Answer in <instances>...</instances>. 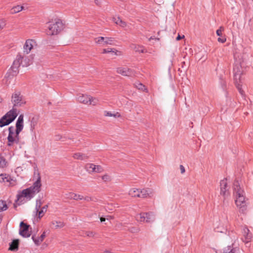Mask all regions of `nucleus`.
I'll return each mask as SVG.
<instances>
[{
	"instance_id": "1",
	"label": "nucleus",
	"mask_w": 253,
	"mask_h": 253,
	"mask_svg": "<svg viewBox=\"0 0 253 253\" xmlns=\"http://www.w3.org/2000/svg\"><path fill=\"white\" fill-rule=\"evenodd\" d=\"M11 102L13 104L12 108L0 119L1 127L8 125L15 119L19 113L17 107L23 106L26 102L20 92H15L12 95Z\"/></svg>"
},
{
	"instance_id": "2",
	"label": "nucleus",
	"mask_w": 253,
	"mask_h": 253,
	"mask_svg": "<svg viewBox=\"0 0 253 253\" xmlns=\"http://www.w3.org/2000/svg\"><path fill=\"white\" fill-rule=\"evenodd\" d=\"M41 177L38 175L37 180L32 186L18 192L17 195L18 204H22L30 200L41 191Z\"/></svg>"
},
{
	"instance_id": "3",
	"label": "nucleus",
	"mask_w": 253,
	"mask_h": 253,
	"mask_svg": "<svg viewBox=\"0 0 253 253\" xmlns=\"http://www.w3.org/2000/svg\"><path fill=\"white\" fill-rule=\"evenodd\" d=\"M24 117L21 115L19 116L16 123V128L11 126L8 128V135L7 136V145L13 146L17 144L19 140V134L24 127Z\"/></svg>"
},
{
	"instance_id": "4",
	"label": "nucleus",
	"mask_w": 253,
	"mask_h": 253,
	"mask_svg": "<svg viewBox=\"0 0 253 253\" xmlns=\"http://www.w3.org/2000/svg\"><path fill=\"white\" fill-rule=\"evenodd\" d=\"M233 189L236 198V205L240 209L241 212H244L246 210L245 192L240 187V183L238 180L234 182Z\"/></svg>"
},
{
	"instance_id": "5",
	"label": "nucleus",
	"mask_w": 253,
	"mask_h": 253,
	"mask_svg": "<svg viewBox=\"0 0 253 253\" xmlns=\"http://www.w3.org/2000/svg\"><path fill=\"white\" fill-rule=\"evenodd\" d=\"M64 28L65 25L62 20L56 19L49 22L46 34L50 36L57 35L62 31Z\"/></svg>"
},
{
	"instance_id": "6",
	"label": "nucleus",
	"mask_w": 253,
	"mask_h": 253,
	"mask_svg": "<svg viewBox=\"0 0 253 253\" xmlns=\"http://www.w3.org/2000/svg\"><path fill=\"white\" fill-rule=\"evenodd\" d=\"M234 77L235 83L237 88H238L240 93L244 94V91L241 87L240 84L242 83L243 79L242 75L243 73V69L241 65L239 63H236L233 68Z\"/></svg>"
},
{
	"instance_id": "7",
	"label": "nucleus",
	"mask_w": 253,
	"mask_h": 253,
	"mask_svg": "<svg viewBox=\"0 0 253 253\" xmlns=\"http://www.w3.org/2000/svg\"><path fill=\"white\" fill-rule=\"evenodd\" d=\"M135 219L139 222L152 223L155 220V215L152 212H141L136 214Z\"/></svg>"
},
{
	"instance_id": "8",
	"label": "nucleus",
	"mask_w": 253,
	"mask_h": 253,
	"mask_svg": "<svg viewBox=\"0 0 253 253\" xmlns=\"http://www.w3.org/2000/svg\"><path fill=\"white\" fill-rule=\"evenodd\" d=\"M77 99L78 101L84 104H92L93 105H95L98 102V100L96 98H93L90 95L86 94L78 95Z\"/></svg>"
},
{
	"instance_id": "9",
	"label": "nucleus",
	"mask_w": 253,
	"mask_h": 253,
	"mask_svg": "<svg viewBox=\"0 0 253 253\" xmlns=\"http://www.w3.org/2000/svg\"><path fill=\"white\" fill-rule=\"evenodd\" d=\"M94 41L97 44L104 46L113 44L114 40L112 38L99 37L94 38Z\"/></svg>"
},
{
	"instance_id": "10",
	"label": "nucleus",
	"mask_w": 253,
	"mask_h": 253,
	"mask_svg": "<svg viewBox=\"0 0 253 253\" xmlns=\"http://www.w3.org/2000/svg\"><path fill=\"white\" fill-rule=\"evenodd\" d=\"M22 55L21 54H18L16 56L15 59L14 60L13 64L11 67V70L13 73V75L16 74L18 72V68L21 65H22Z\"/></svg>"
},
{
	"instance_id": "11",
	"label": "nucleus",
	"mask_w": 253,
	"mask_h": 253,
	"mask_svg": "<svg viewBox=\"0 0 253 253\" xmlns=\"http://www.w3.org/2000/svg\"><path fill=\"white\" fill-rule=\"evenodd\" d=\"M85 169L89 173H100L103 171V169L102 167L99 165H95L93 164H86Z\"/></svg>"
},
{
	"instance_id": "12",
	"label": "nucleus",
	"mask_w": 253,
	"mask_h": 253,
	"mask_svg": "<svg viewBox=\"0 0 253 253\" xmlns=\"http://www.w3.org/2000/svg\"><path fill=\"white\" fill-rule=\"evenodd\" d=\"M19 234L23 237H30L31 231L29 230V225L21 222L20 224Z\"/></svg>"
},
{
	"instance_id": "13",
	"label": "nucleus",
	"mask_w": 253,
	"mask_h": 253,
	"mask_svg": "<svg viewBox=\"0 0 253 253\" xmlns=\"http://www.w3.org/2000/svg\"><path fill=\"white\" fill-rule=\"evenodd\" d=\"M36 45V42L35 40L32 39H28L26 41L23 45V51L26 54H29L33 47Z\"/></svg>"
},
{
	"instance_id": "14",
	"label": "nucleus",
	"mask_w": 253,
	"mask_h": 253,
	"mask_svg": "<svg viewBox=\"0 0 253 253\" xmlns=\"http://www.w3.org/2000/svg\"><path fill=\"white\" fill-rule=\"evenodd\" d=\"M1 182L6 183L7 185L10 186H13L16 184L15 181L6 174H0V183Z\"/></svg>"
},
{
	"instance_id": "15",
	"label": "nucleus",
	"mask_w": 253,
	"mask_h": 253,
	"mask_svg": "<svg viewBox=\"0 0 253 253\" xmlns=\"http://www.w3.org/2000/svg\"><path fill=\"white\" fill-rule=\"evenodd\" d=\"M220 194L224 197H227L229 195V188L227 185V179L221 180L220 183Z\"/></svg>"
},
{
	"instance_id": "16",
	"label": "nucleus",
	"mask_w": 253,
	"mask_h": 253,
	"mask_svg": "<svg viewBox=\"0 0 253 253\" xmlns=\"http://www.w3.org/2000/svg\"><path fill=\"white\" fill-rule=\"evenodd\" d=\"M117 72L123 76H131L134 75L133 70L127 67H119L117 68Z\"/></svg>"
},
{
	"instance_id": "17",
	"label": "nucleus",
	"mask_w": 253,
	"mask_h": 253,
	"mask_svg": "<svg viewBox=\"0 0 253 253\" xmlns=\"http://www.w3.org/2000/svg\"><path fill=\"white\" fill-rule=\"evenodd\" d=\"M243 242L245 243H248L251 242L252 238V234L249 229L246 227H244L242 231Z\"/></svg>"
},
{
	"instance_id": "18",
	"label": "nucleus",
	"mask_w": 253,
	"mask_h": 253,
	"mask_svg": "<svg viewBox=\"0 0 253 253\" xmlns=\"http://www.w3.org/2000/svg\"><path fill=\"white\" fill-rule=\"evenodd\" d=\"M38 123V120L37 119L33 118L30 123V130L32 135L33 139H37V134L36 132L35 128Z\"/></svg>"
},
{
	"instance_id": "19",
	"label": "nucleus",
	"mask_w": 253,
	"mask_h": 253,
	"mask_svg": "<svg viewBox=\"0 0 253 253\" xmlns=\"http://www.w3.org/2000/svg\"><path fill=\"white\" fill-rule=\"evenodd\" d=\"M153 195V191L151 189L146 188L142 190L140 189L139 198H146L151 197Z\"/></svg>"
},
{
	"instance_id": "20",
	"label": "nucleus",
	"mask_w": 253,
	"mask_h": 253,
	"mask_svg": "<svg viewBox=\"0 0 253 253\" xmlns=\"http://www.w3.org/2000/svg\"><path fill=\"white\" fill-rule=\"evenodd\" d=\"M65 223L60 220H52L50 223V227L53 229H57L63 228Z\"/></svg>"
},
{
	"instance_id": "21",
	"label": "nucleus",
	"mask_w": 253,
	"mask_h": 253,
	"mask_svg": "<svg viewBox=\"0 0 253 253\" xmlns=\"http://www.w3.org/2000/svg\"><path fill=\"white\" fill-rule=\"evenodd\" d=\"M65 198L67 199H74L75 200H82L84 199L82 195H78L73 192H69L65 194Z\"/></svg>"
},
{
	"instance_id": "22",
	"label": "nucleus",
	"mask_w": 253,
	"mask_h": 253,
	"mask_svg": "<svg viewBox=\"0 0 253 253\" xmlns=\"http://www.w3.org/2000/svg\"><path fill=\"white\" fill-rule=\"evenodd\" d=\"M22 66L23 67H27L33 63V57L29 56H22Z\"/></svg>"
},
{
	"instance_id": "23",
	"label": "nucleus",
	"mask_w": 253,
	"mask_h": 253,
	"mask_svg": "<svg viewBox=\"0 0 253 253\" xmlns=\"http://www.w3.org/2000/svg\"><path fill=\"white\" fill-rule=\"evenodd\" d=\"M131 49L134 50L136 52L140 53L146 52V50L143 46L137 45L136 44L132 43L130 45Z\"/></svg>"
},
{
	"instance_id": "24",
	"label": "nucleus",
	"mask_w": 253,
	"mask_h": 253,
	"mask_svg": "<svg viewBox=\"0 0 253 253\" xmlns=\"http://www.w3.org/2000/svg\"><path fill=\"white\" fill-rule=\"evenodd\" d=\"M45 237V232L44 231L40 237H35L34 236H32V239L35 244L37 246H39L44 240Z\"/></svg>"
},
{
	"instance_id": "25",
	"label": "nucleus",
	"mask_w": 253,
	"mask_h": 253,
	"mask_svg": "<svg viewBox=\"0 0 253 253\" xmlns=\"http://www.w3.org/2000/svg\"><path fill=\"white\" fill-rule=\"evenodd\" d=\"M112 20L116 24L121 26L122 28H125L127 26L126 23L123 21L119 17H114L112 18Z\"/></svg>"
},
{
	"instance_id": "26",
	"label": "nucleus",
	"mask_w": 253,
	"mask_h": 253,
	"mask_svg": "<svg viewBox=\"0 0 253 253\" xmlns=\"http://www.w3.org/2000/svg\"><path fill=\"white\" fill-rule=\"evenodd\" d=\"M19 245V240L15 239L10 244L9 250L12 251H15L18 250Z\"/></svg>"
},
{
	"instance_id": "27",
	"label": "nucleus",
	"mask_w": 253,
	"mask_h": 253,
	"mask_svg": "<svg viewBox=\"0 0 253 253\" xmlns=\"http://www.w3.org/2000/svg\"><path fill=\"white\" fill-rule=\"evenodd\" d=\"M13 76V74L11 75L9 73H7L4 78L2 80V84L3 85H8L10 83V80L12 78V76Z\"/></svg>"
},
{
	"instance_id": "28",
	"label": "nucleus",
	"mask_w": 253,
	"mask_h": 253,
	"mask_svg": "<svg viewBox=\"0 0 253 253\" xmlns=\"http://www.w3.org/2000/svg\"><path fill=\"white\" fill-rule=\"evenodd\" d=\"M104 115L106 117H113L115 118L121 117V114L119 112H111L107 111H105L104 112Z\"/></svg>"
},
{
	"instance_id": "29",
	"label": "nucleus",
	"mask_w": 253,
	"mask_h": 253,
	"mask_svg": "<svg viewBox=\"0 0 253 253\" xmlns=\"http://www.w3.org/2000/svg\"><path fill=\"white\" fill-rule=\"evenodd\" d=\"M73 157L75 159L85 160L88 158V156L83 153H76L73 154Z\"/></svg>"
},
{
	"instance_id": "30",
	"label": "nucleus",
	"mask_w": 253,
	"mask_h": 253,
	"mask_svg": "<svg viewBox=\"0 0 253 253\" xmlns=\"http://www.w3.org/2000/svg\"><path fill=\"white\" fill-rule=\"evenodd\" d=\"M24 9V7L21 5H17L13 6L10 9L11 14H15L21 11Z\"/></svg>"
},
{
	"instance_id": "31",
	"label": "nucleus",
	"mask_w": 253,
	"mask_h": 253,
	"mask_svg": "<svg viewBox=\"0 0 253 253\" xmlns=\"http://www.w3.org/2000/svg\"><path fill=\"white\" fill-rule=\"evenodd\" d=\"M129 195L133 197H139L140 195V189L132 188L129 191Z\"/></svg>"
},
{
	"instance_id": "32",
	"label": "nucleus",
	"mask_w": 253,
	"mask_h": 253,
	"mask_svg": "<svg viewBox=\"0 0 253 253\" xmlns=\"http://www.w3.org/2000/svg\"><path fill=\"white\" fill-rule=\"evenodd\" d=\"M8 209V206L6 202L3 200H0V212L6 211Z\"/></svg>"
},
{
	"instance_id": "33",
	"label": "nucleus",
	"mask_w": 253,
	"mask_h": 253,
	"mask_svg": "<svg viewBox=\"0 0 253 253\" xmlns=\"http://www.w3.org/2000/svg\"><path fill=\"white\" fill-rule=\"evenodd\" d=\"M175 56V51L173 50L169 51L168 54V58L169 59L170 62L172 63L173 60Z\"/></svg>"
},
{
	"instance_id": "34",
	"label": "nucleus",
	"mask_w": 253,
	"mask_h": 253,
	"mask_svg": "<svg viewBox=\"0 0 253 253\" xmlns=\"http://www.w3.org/2000/svg\"><path fill=\"white\" fill-rule=\"evenodd\" d=\"M7 165V162L3 158H0V168H3Z\"/></svg>"
},
{
	"instance_id": "35",
	"label": "nucleus",
	"mask_w": 253,
	"mask_h": 253,
	"mask_svg": "<svg viewBox=\"0 0 253 253\" xmlns=\"http://www.w3.org/2000/svg\"><path fill=\"white\" fill-rule=\"evenodd\" d=\"M46 207H47L46 206L43 207L42 208V209L40 211H38L39 212L38 214H39V218H41L43 216L44 212H45L46 211Z\"/></svg>"
},
{
	"instance_id": "36",
	"label": "nucleus",
	"mask_w": 253,
	"mask_h": 253,
	"mask_svg": "<svg viewBox=\"0 0 253 253\" xmlns=\"http://www.w3.org/2000/svg\"><path fill=\"white\" fill-rule=\"evenodd\" d=\"M128 230L131 233H138L140 230L138 227H131L128 229Z\"/></svg>"
},
{
	"instance_id": "37",
	"label": "nucleus",
	"mask_w": 253,
	"mask_h": 253,
	"mask_svg": "<svg viewBox=\"0 0 253 253\" xmlns=\"http://www.w3.org/2000/svg\"><path fill=\"white\" fill-rule=\"evenodd\" d=\"M42 202L41 200H37L36 201V210L37 211V212H38L41 206H42Z\"/></svg>"
},
{
	"instance_id": "38",
	"label": "nucleus",
	"mask_w": 253,
	"mask_h": 253,
	"mask_svg": "<svg viewBox=\"0 0 253 253\" xmlns=\"http://www.w3.org/2000/svg\"><path fill=\"white\" fill-rule=\"evenodd\" d=\"M42 202L41 200H37L36 201V210L37 211V212H38L41 206H42Z\"/></svg>"
},
{
	"instance_id": "39",
	"label": "nucleus",
	"mask_w": 253,
	"mask_h": 253,
	"mask_svg": "<svg viewBox=\"0 0 253 253\" xmlns=\"http://www.w3.org/2000/svg\"><path fill=\"white\" fill-rule=\"evenodd\" d=\"M112 50L114 51L113 52H110L112 55L120 56L122 54L121 52L118 51L115 48H112Z\"/></svg>"
},
{
	"instance_id": "40",
	"label": "nucleus",
	"mask_w": 253,
	"mask_h": 253,
	"mask_svg": "<svg viewBox=\"0 0 253 253\" xmlns=\"http://www.w3.org/2000/svg\"><path fill=\"white\" fill-rule=\"evenodd\" d=\"M102 179L105 181H109L111 180V177L108 174H105L102 176Z\"/></svg>"
},
{
	"instance_id": "41",
	"label": "nucleus",
	"mask_w": 253,
	"mask_h": 253,
	"mask_svg": "<svg viewBox=\"0 0 253 253\" xmlns=\"http://www.w3.org/2000/svg\"><path fill=\"white\" fill-rule=\"evenodd\" d=\"M85 235L89 237H94L95 233L91 231H87L85 232Z\"/></svg>"
},
{
	"instance_id": "42",
	"label": "nucleus",
	"mask_w": 253,
	"mask_h": 253,
	"mask_svg": "<svg viewBox=\"0 0 253 253\" xmlns=\"http://www.w3.org/2000/svg\"><path fill=\"white\" fill-rule=\"evenodd\" d=\"M114 51L112 50V48H108L107 49H103L102 50L103 54L110 53V52H113Z\"/></svg>"
},
{
	"instance_id": "43",
	"label": "nucleus",
	"mask_w": 253,
	"mask_h": 253,
	"mask_svg": "<svg viewBox=\"0 0 253 253\" xmlns=\"http://www.w3.org/2000/svg\"><path fill=\"white\" fill-rule=\"evenodd\" d=\"M223 31V28L222 27H220V28L218 30H217L216 33L217 36H221L222 35V32Z\"/></svg>"
},
{
	"instance_id": "44",
	"label": "nucleus",
	"mask_w": 253,
	"mask_h": 253,
	"mask_svg": "<svg viewBox=\"0 0 253 253\" xmlns=\"http://www.w3.org/2000/svg\"><path fill=\"white\" fill-rule=\"evenodd\" d=\"M135 86L138 89L141 90H143V88L144 87V86L142 84L140 83L136 84Z\"/></svg>"
},
{
	"instance_id": "45",
	"label": "nucleus",
	"mask_w": 253,
	"mask_h": 253,
	"mask_svg": "<svg viewBox=\"0 0 253 253\" xmlns=\"http://www.w3.org/2000/svg\"><path fill=\"white\" fill-rule=\"evenodd\" d=\"M5 25V21L3 19L0 20V30L3 28Z\"/></svg>"
},
{
	"instance_id": "46",
	"label": "nucleus",
	"mask_w": 253,
	"mask_h": 253,
	"mask_svg": "<svg viewBox=\"0 0 253 253\" xmlns=\"http://www.w3.org/2000/svg\"><path fill=\"white\" fill-rule=\"evenodd\" d=\"M217 41L220 42L224 43L226 42V40L225 38H218Z\"/></svg>"
},
{
	"instance_id": "47",
	"label": "nucleus",
	"mask_w": 253,
	"mask_h": 253,
	"mask_svg": "<svg viewBox=\"0 0 253 253\" xmlns=\"http://www.w3.org/2000/svg\"><path fill=\"white\" fill-rule=\"evenodd\" d=\"M224 253H235V251L228 248L226 252H224Z\"/></svg>"
},
{
	"instance_id": "48",
	"label": "nucleus",
	"mask_w": 253,
	"mask_h": 253,
	"mask_svg": "<svg viewBox=\"0 0 253 253\" xmlns=\"http://www.w3.org/2000/svg\"><path fill=\"white\" fill-rule=\"evenodd\" d=\"M180 169L181 171V173H183L185 172V168L182 165H180Z\"/></svg>"
},
{
	"instance_id": "49",
	"label": "nucleus",
	"mask_w": 253,
	"mask_h": 253,
	"mask_svg": "<svg viewBox=\"0 0 253 253\" xmlns=\"http://www.w3.org/2000/svg\"><path fill=\"white\" fill-rule=\"evenodd\" d=\"M184 37V36H183L182 37L180 36L179 35H178V36L176 37V40L177 41H179L181 39H182V38H183Z\"/></svg>"
},
{
	"instance_id": "50",
	"label": "nucleus",
	"mask_w": 253,
	"mask_h": 253,
	"mask_svg": "<svg viewBox=\"0 0 253 253\" xmlns=\"http://www.w3.org/2000/svg\"><path fill=\"white\" fill-rule=\"evenodd\" d=\"M100 219L101 222H104L105 221V218L104 217H100Z\"/></svg>"
},
{
	"instance_id": "51",
	"label": "nucleus",
	"mask_w": 253,
	"mask_h": 253,
	"mask_svg": "<svg viewBox=\"0 0 253 253\" xmlns=\"http://www.w3.org/2000/svg\"><path fill=\"white\" fill-rule=\"evenodd\" d=\"M84 199L85 200H86L87 201H89L91 200V198H89V197H86L84 198Z\"/></svg>"
},
{
	"instance_id": "52",
	"label": "nucleus",
	"mask_w": 253,
	"mask_h": 253,
	"mask_svg": "<svg viewBox=\"0 0 253 253\" xmlns=\"http://www.w3.org/2000/svg\"><path fill=\"white\" fill-rule=\"evenodd\" d=\"M153 39H155V40H159V38H154L152 37H150L149 40L150 41V40H153Z\"/></svg>"
},
{
	"instance_id": "53",
	"label": "nucleus",
	"mask_w": 253,
	"mask_h": 253,
	"mask_svg": "<svg viewBox=\"0 0 253 253\" xmlns=\"http://www.w3.org/2000/svg\"><path fill=\"white\" fill-rule=\"evenodd\" d=\"M3 101L2 98L0 96V103L2 102Z\"/></svg>"
},
{
	"instance_id": "54",
	"label": "nucleus",
	"mask_w": 253,
	"mask_h": 253,
	"mask_svg": "<svg viewBox=\"0 0 253 253\" xmlns=\"http://www.w3.org/2000/svg\"><path fill=\"white\" fill-rule=\"evenodd\" d=\"M2 220V217L0 216V223H1Z\"/></svg>"
}]
</instances>
